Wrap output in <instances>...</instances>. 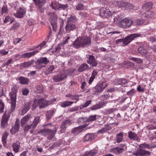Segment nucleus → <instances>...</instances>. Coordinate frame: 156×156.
Listing matches in <instances>:
<instances>
[{
	"label": "nucleus",
	"mask_w": 156,
	"mask_h": 156,
	"mask_svg": "<svg viewBox=\"0 0 156 156\" xmlns=\"http://www.w3.org/2000/svg\"><path fill=\"white\" fill-rule=\"evenodd\" d=\"M123 134L122 133H120L116 135V141L118 143L122 141L123 140Z\"/></svg>",
	"instance_id": "nucleus-40"
},
{
	"label": "nucleus",
	"mask_w": 156,
	"mask_h": 156,
	"mask_svg": "<svg viewBox=\"0 0 156 156\" xmlns=\"http://www.w3.org/2000/svg\"><path fill=\"white\" fill-rule=\"evenodd\" d=\"M60 3L56 2H52L50 4V6L52 7V8L55 10H58L59 11V5Z\"/></svg>",
	"instance_id": "nucleus-36"
},
{
	"label": "nucleus",
	"mask_w": 156,
	"mask_h": 156,
	"mask_svg": "<svg viewBox=\"0 0 156 156\" xmlns=\"http://www.w3.org/2000/svg\"><path fill=\"white\" fill-rule=\"evenodd\" d=\"M128 137L130 140L133 141H137L138 140V137L137 134L131 131L128 133Z\"/></svg>",
	"instance_id": "nucleus-26"
},
{
	"label": "nucleus",
	"mask_w": 156,
	"mask_h": 156,
	"mask_svg": "<svg viewBox=\"0 0 156 156\" xmlns=\"http://www.w3.org/2000/svg\"><path fill=\"white\" fill-rule=\"evenodd\" d=\"M87 121V119L85 118H81L78 120V123L79 124L82 125Z\"/></svg>",
	"instance_id": "nucleus-50"
},
{
	"label": "nucleus",
	"mask_w": 156,
	"mask_h": 156,
	"mask_svg": "<svg viewBox=\"0 0 156 156\" xmlns=\"http://www.w3.org/2000/svg\"><path fill=\"white\" fill-rule=\"evenodd\" d=\"M126 148V146L125 145L123 144L122 146V147H115L112 149V152H115L117 154L121 153L125 151Z\"/></svg>",
	"instance_id": "nucleus-22"
},
{
	"label": "nucleus",
	"mask_w": 156,
	"mask_h": 156,
	"mask_svg": "<svg viewBox=\"0 0 156 156\" xmlns=\"http://www.w3.org/2000/svg\"><path fill=\"white\" fill-rule=\"evenodd\" d=\"M31 104L30 102H25L23 107L22 110V114L23 115L26 113L30 109Z\"/></svg>",
	"instance_id": "nucleus-25"
},
{
	"label": "nucleus",
	"mask_w": 156,
	"mask_h": 156,
	"mask_svg": "<svg viewBox=\"0 0 156 156\" xmlns=\"http://www.w3.org/2000/svg\"><path fill=\"white\" fill-rule=\"evenodd\" d=\"M29 91L27 89H23L22 90V93L24 95H27L29 93Z\"/></svg>",
	"instance_id": "nucleus-63"
},
{
	"label": "nucleus",
	"mask_w": 156,
	"mask_h": 156,
	"mask_svg": "<svg viewBox=\"0 0 156 156\" xmlns=\"http://www.w3.org/2000/svg\"><path fill=\"white\" fill-rule=\"evenodd\" d=\"M22 127L23 128L25 132H27L31 128H32V125L31 123L24 125V126Z\"/></svg>",
	"instance_id": "nucleus-44"
},
{
	"label": "nucleus",
	"mask_w": 156,
	"mask_h": 156,
	"mask_svg": "<svg viewBox=\"0 0 156 156\" xmlns=\"http://www.w3.org/2000/svg\"><path fill=\"white\" fill-rule=\"evenodd\" d=\"M11 112L9 110H7L2 116L1 123V126L2 128L4 129L7 126L8 122L10 116Z\"/></svg>",
	"instance_id": "nucleus-6"
},
{
	"label": "nucleus",
	"mask_w": 156,
	"mask_h": 156,
	"mask_svg": "<svg viewBox=\"0 0 156 156\" xmlns=\"http://www.w3.org/2000/svg\"><path fill=\"white\" fill-rule=\"evenodd\" d=\"M71 123V121L69 119H67L63 121L60 127L61 129L58 132V133H65L66 128Z\"/></svg>",
	"instance_id": "nucleus-11"
},
{
	"label": "nucleus",
	"mask_w": 156,
	"mask_h": 156,
	"mask_svg": "<svg viewBox=\"0 0 156 156\" xmlns=\"http://www.w3.org/2000/svg\"><path fill=\"white\" fill-rule=\"evenodd\" d=\"M112 2L116 6L119 8L125 7L127 5V2L119 0H113Z\"/></svg>",
	"instance_id": "nucleus-21"
},
{
	"label": "nucleus",
	"mask_w": 156,
	"mask_h": 156,
	"mask_svg": "<svg viewBox=\"0 0 156 156\" xmlns=\"http://www.w3.org/2000/svg\"><path fill=\"white\" fill-rule=\"evenodd\" d=\"M38 50H37L30 52L25 53L23 54L22 55V57L23 58H30L34 56L36 53L39 52Z\"/></svg>",
	"instance_id": "nucleus-27"
},
{
	"label": "nucleus",
	"mask_w": 156,
	"mask_h": 156,
	"mask_svg": "<svg viewBox=\"0 0 156 156\" xmlns=\"http://www.w3.org/2000/svg\"><path fill=\"white\" fill-rule=\"evenodd\" d=\"M89 66L86 63H83L79 67L78 70V71L80 72H83L89 68Z\"/></svg>",
	"instance_id": "nucleus-30"
},
{
	"label": "nucleus",
	"mask_w": 156,
	"mask_h": 156,
	"mask_svg": "<svg viewBox=\"0 0 156 156\" xmlns=\"http://www.w3.org/2000/svg\"><path fill=\"white\" fill-rule=\"evenodd\" d=\"M107 84L105 82H102L98 83L95 87V91L97 92H101L105 88Z\"/></svg>",
	"instance_id": "nucleus-18"
},
{
	"label": "nucleus",
	"mask_w": 156,
	"mask_h": 156,
	"mask_svg": "<svg viewBox=\"0 0 156 156\" xmlns=\"http://www.w3.org/2000/svg\"><path fill=\"white\" fill-rule=\"evenodd\" d=\"M4 23H6L8 22H10V24L12 23L13 22V20L11 17L9 16H7L5 17V19L4 20Z\"/></svg>",
	"instance_id": "nucleus-46"
},
{
	"label": "nucleus",
	"mask_w": 156,
	"mask_h": 156,
	"mask_svg": "<svg viewBox=\"0 0 156 156\" xmlns=\"http://www.w3.org/2000/svg\"><path fill=\"white\" fill-rule=\"evenodd\" d=\"M33 119L30 115H27L23 117L21 120V125L22 126H24V125L30 124L31 121H32Z\"/></svg>",
	"instance_id": "nucleus-12"
},
{
	"label": "nucleus",
	"mask_w": 156,
	"mask_h": 156,
	"mask_svg": "<svg viewBox=\"0 0 156 156\" xmlns=\"http://www.w3.org/2000/svg\"><path fill=\"white\" fill-rule=\"evenodd\" d=\"M92 101L91 100L87 101L84 104L81 105L80 106V109H83L85 108L88 107L90 104L91 103Z\"/></svg>",
	"instance_id": "nucleus-42"
},
{
	"label": "nucleus",
	"mask_w": 156,
	"mask_h": 156,
	"mask_svg": "<svg viewBox=\"0 0 156 156\" xmlns=\"http://www.w3.org/2000/svg\"><path fill=\"white\" fill-rule=\"evenodd\" d=\"M96 115H92L90 116L88 119V120L89 121H94L97 119L96 118Z\"/></svg>",
	"instance_id": "nucleus-56"
},
{
	"label": "nucleus",
	"mask_w": 156,
	"mask_h": 156,
	"mask_svg": "<svg viewBox=\"0 0 156 156\" xmlns=\"http://www.w3.org/2000/svg\"><path fill=\"white\" fill-rule=\"evenodd\" d=\"M20 83L22 84H27L29 83V80L28 78L23 76H20L18 78Z\"/></svg>",
	"instance_id": "nucleus-33"
},
{
	"label": "nucleus",
	"mask_w": 156,
	"mask_h": 156,
	"mask_svg": "<svg viewBox=\"0 0 156 156\" xmlns=\"http://www.w3.org/2000/svg\"><path fill=\"white\" fill-rule=\"evenodd\" d=\"M91 44L90 37H81L77 38L73 43V47L76 48L80 47L84 48Z\"/></svg>",
	"instance_id": "nucleus-1"
},
{
	"label": "nucleus",
	"mask_w": 156,
	"mask_h": 156,
	"mask_svg": "<svg viewBox=\"0 0 156 156\" xmlns=\"http://www.w3.org/2000/svg\"><path fill=\"white\" fill-rule=\"evenodd\" d=\"M40 122V117H35L34 119L33 122L31 123L33 129H35L37 126L38 124Z\"/></svg>",
	"instance_id": "nucleus-29"
},
{
	"label": "nucleus",
	"mask_w": 156,
	"mask_h": 156,
	"mask_svg": "<svg viewBox=\"0 0 156 156\" xmlns=\"http://www.w3.org/2000/svg\"><path fill=\"white\" fill-rule=\"evenodd\" d=\"M54 69V66L53 65L48 66L46 69L45 74L46 75L52 73Z\"/></svg>",
	"instance_id": "nucleus-34"
},
{
	"label": "nucleus",
	"mask_w": 156,
	"mask_h": 156,
	"mask_svg": "<svg viewBox=\"0 0 156 156\" xmlns=\"http://www.w3.org/2000/svg\"><path fill=\"white\" fill-rule=\"evenodd\" d=\"M106 103V102H100L98 103H97L95 105H94L92 107H91L90 108L92 110H97L102 108L105 105Z\"/></svg>",
	"instance_id": "nucleus-24"
},
{
	"label": "nucleus",
	"mask_w": 156,
	"mask_h": 156,
	"mask_svg": "<svg viewBox=\"0 0 156 156\" xmlns=\"http://www.w3.org/2000/svg\"><path fill=\"white\" fill-rule=\"evenodd\" d=\"M26 12V9L23 7H20L16 13H15V16L17 18H21Z\"/></svg>",
	"instance_id": "nucleus-20"
},
{
	"label": "nucleus",
	"mask_w": 156,
	"mask_h": 156,
	"mask_svg": "<svg viewBox=\"0 0 156 156\" xmlns=\"http://www.w3.org/2000/svg\"><path fill=\"white\" fill-rule=\"evenodd\" d=\"M9 135V133L6 132H5L2 135V143L3 146L5 147H7V138Z\"/></svg>",
	"instance_id": "nucleus-28"
},
{
	"label": "nucleus",
	"mask_w": 156,
	"mask_h": 156,
	"mask_svg": "<svg viewBox=\"0 0 156 156\" xmlns=\"http://www.w3.org/2000/svg\"><path fill=\"white\" fill-rule=\"evenodd\" d=\"M73 103V101H65L63 102L61 104V106L62 107L65 108L71 105Z\"/></svg>",
	"instance_id": "nucleus-43"
},
{
	"label": "nucleus",
	"mask_w": 156,
	"mask_h": 156,
	"mask_svg": "<svg viewBox=\"0 0 156 156\" xmlns=\"http://www.w3.org/2000/svg\"><path fill=\"white\" fill-rule=\"evenodd\" d=\"M79 109V107L76 106L69 108L68 111L69 112H72L77 111Z\"/></svg>",
	"instance_id": "nucleus-59"
},
{
	"label": "nucleus",
	"mask_w": 156,
	"mask_h": 156,
	"mask_svg": "<svg viewBox=\"0 0 156 156\" xmlns=\"http://www.w3.org/2000/svg\"><path fill=\"white\" fill-rule=\"evenodd\" d=\"M135 90L134 89H132L130 90L127 92V94L128 96H133L135 94Z\"/></svg>",
	"instance_id": "nucleus-55"
},
{
	"label": "nucleus",
	"mask_w": 156,
	"mask_h": 156,
	"mask_svg": "<svg viewBox=\"0 0 156 156\" xmlns=\"http://www.w3.org/2000/svg\"><path fill=\"white\" fill-rule=\"evenodd\" d=\"M87 62L88 64L91 65L92 66H96L98 64V61L93 55H89Z\"/></svg>",
	"instance_id": "nucleus-16"
},
{
	"label": "nucleus",
	"mask_w": 156,
	"mask_h": 156,
	"mask_svg": "<svg viewBox=\"0 0 156 156\" xmlns=\"http://www.w3.org/2000/svg\"><path fill=\"white\" fill-rule=\"evenodd\" d=\"M100 16L103 17L107 18L112 15L110 10L104 7L101 8L100 10Z\"/></svg>",
	"instance_id": "nucleus-13"
},
{
	"label": "nucleus",
	"mask_w": 156,
	"mask_h": 156,
	"mask_svg": "<svg viewBox=\"0 0 156 156\" xmlns=\"http://www.w3.org/2000/svg\"><path fill=\"white\" fill-rule=\"evenodd\" d=\"M38 103L40 109L46 107L50 104L49 101H47L44 99H38Z\"/></svg>",
	"instance_id": "nucleus-17"
},
{
	"label": "nucleus",
	"mask_w": 156,
	"mask_h": 156,
	"mask_svg": "<svg viewBox=\"0 0 156 156\" xmlns=\"http://www.w3.org/2000/svg\"><path fill=\"white\" fill-rule=\"evenodd\" d=\"M20 143L17 142L13 144L12 145V147L14 151L16 153L18 152L19 151V149L20 147Z\"/></svg>",
	"instance_id": "nucleus-32"
},
{
	"label": "nucleus",
	"mask_w": 156,
	"mask_h": 156,
	"mask_svg": "<svg viewBox=\"0 0 156 156\" xmlns=\"http://www.w3.org/2000/svg\"><path fill=\"white\" fill-rule=\"evenodd\" d=\"M20 126V121L18 119H17L14 124V126H12L10 131L12 134H14L18 132Z\"/></svg>",
	"instance_id": "nucleus-15"
},
{
	"label": "nucleus",
	"mask_w": 156,
	"mask_h": 156,
	"mask_svg": "<svg viewBox=\"0 0 156 156\" xmlns=\"http://www.w3.org/2000/svg\"><path fill=\"white\" fill-rule=\"evenodd\" d=\"M150 148V145L145 143L140 144L139 145V147L136 151H134L132 153L133 155L136 156H147L150 155L151 152L147 151L144 150V148Z\"/></svg>",
	"instance_id": "nucleus-3"
},
{
	"label": "nucleus",
	"mask_w": 156,
	"mask_h": 156,
	"mask_svg": "<svg viewBox=\"0 0 156 156\" xmlns=\"http://www.w3.org/2000/svg\"><path fill=\"white\" fill-rule=\"evenodd\" d=\"M46 44V42L45 41H44L42 43L37 46L35 47V49L36 48H40V49H41Z\"/></svg>",
	"instance_id": "nucleus-62"
},
{
	"label": "nucleus",
	"mask_w": 156,
	"mask_h": 156,
	"mask_svg": "<svg viewBox=\"0 0 156 156\" xmlns=\"http://www.w3.org/2000/svg\"><path fill=\"white\" fill-rule=\"evenodd\" d=\"M79 14L80 17L82 18H84L87 17L88 16L86 12H80L79 13Z\"/></svg>",
	"instance_id": "nucleus-60"
},
{
	"label": "nucleus",
	"mask_w": 156,
	"mask_h": 156,
	"mask_svg": "<svg viewBox=\"0 0 156 156\" xmlns=\"http://www.w3.org/2000/svg\"><path fill=\"white\" fill-rule=\"evenodd\" d=\"M135 22H135V25H141L144 23V21L142 19H139L136 20H135Z\"/></svg>",
	"instance_id": "nucleus-57"
},
{
	"label": "nucleus",
	"mask_w": 156,
	"mask_h": 156,
	"mask_svg": "<svg viewBox=\"0 0 156 156\" xmlns=\"http://www.w3.org/2000/svg\"><path fill=\"white\" fill-rule=\"evenodd\" d=\"M36 7L41 12H43L44 10V5L46 3V0H33Z\"/></svg>",
	"instance_id": "nucleus-9"
},
{
	"label": "nucleus",
	"mask_w": 156,
	"mask_h": 156,
	"mask_svg": "<svg viewBox=\"0 0 156 156\" xmlns=\"http://www.w3.org/2000/svg\"><path fill=\"white\" fill-rule=\"evenodd\" d=\"M57 18L55 15H54L53 16L50 17V23L52 27L53 30L55 31L56 30L57 28Z\"/></svg>",
	"instance_id": "nucleus-19"
},
{
	"label": "nucleus",
	"mask_w": 156,
	"mask_h": 156,
	"mask_svg": "<svg viewBox=\"0 0 156 156\" xmlns=\"http://www.w3.org/2000/svg\"><path fill=\"white\" fill-rule=\"evenodd\" d=\"M130 59L133 61L138 63H141L143 62L142 59L140 58L132 57Z\"/></svg>",
	"instance_id": "nucleus-49"
},
{
	"label": "nucleus",
	"mask_w": 156,
	"mask_h": 156,
	"mask_svg": "<svg viewBox=\"0 0 156 156\" xmlns=\"http://www.w3.org/2000/svg\"><path fill=\"white\" fill-rule=\"evenodd\" d=\"M140 34H130L123 39L116 40V43L118 44L122 42L125 45H126L130 43L135 38L140 36Z\"/></svg>",
	"instance_id": "nucleus-4"
},
{
	"label": "nucleus",
	"mask_w": 156,
	"mask_h": 156,
	"mask_svg": "<svg viewBox=\"0 0 156 156\" xmlns=\"http://www.w3.org/2000/svg\"><path fill=\"white\" fill-rule=\"evenodd\" d=\"M5 105L4 103L0 100V113H2L4 112Z\"/></svg>",
	"instance_id": "nucleus-53"
},
{
	"label": "nucleus",
	"mask_w": 156,
	"mask_h": 156,
	"mask_svg": "<svg viewBox=\"0 0 156 156\" xmlns=\"http://www.w3.org/2000/svg\"><path fill=\"white\" fill-rule=\"evenodd\" d=\"M66 97H68L70 98L71 100H75L77 101H78L79 95L76 94H68L66 95Z\"/></svg>",
	"instance_id": "nucleus-38"
},
{
	"label": "nucleus",
	"mask_w": 156,
	"mask_h": 156,
	"mask_svg": "<svg viewBox=\"0 0 156 156\" xmlns=\"http://www.w3.org/2000/svg\"><path fill=\"white\" fill-rule=\"evenodd\" d=\"M38 100L35 99L34 100V102L32 105L31 109L32 110H34L38 106Z\"/></svg>",
	"instance_id": "nucleus-47"
},
{
	"label": "nucleus",
	"mask_w": 156,
	"mask_h": 156,
	"mask_svg": "<svg viewBox=\"0 0 156 156\" xmlns=\"http://www.w3.org/2000/svg\"><path fill=\"white\" fill-rule=\"evenodd\" d=\"M9 96L11 99V110L12 112L15 111L16 103V94L12 92L9 93Z\"/></svg>",
	"instance_id": "nucleus-10"
},
{
	"label": "nucleus",
	"mask_w": 156,
	"mask_h": 156,
	"mask_svg": "<svg viewBox=\"0 0 156 156\" xmlns=\"http://www.w3.org/2000/svg\"><path fill=\"white\" fill-rule=\"evenodd\" d=\"M36 92L39 94L42 93L44 92V88L42 85H40L36 87Z\"/></svg>",
	"instance_id": "nucleus-41"
},
{
	"label": "nucleus",
	"mask_w": 156,
	"mask_h": 156,
	"mask_svg": "<svg viewBox=\"0 0 156 156\" xmlns=\"http://www.w3.org/2000/svg\"><path fill=\"white\" fill-rule=\"evenodd\" d=\"M56 131L55 130H51V129L43 128L40 129L38 131V134L44 136L48 135L47 137L48 140H52L54 138L55 134Z\"/></svg>",
	"instance_id": "nucleus-5"
},
{
	"label": "nucleus",
	"mask_w": 156,
	"mask_h": 156,
	"mask_svg": "<svg viewBox=\"0 0 156 156\" xmlns=\"http://www.w3.org/2000/svg\"><path fill=\"white\" fill-rule=\"evenodd\" d=\"M126 5L125 8L129 9H133L134 7V6L133 4L128 2H127V5Z\"/></svg>",
	"instance_id": "nucleus-58"
},
{
	"label": "nucleus",
	"mask_w": 156,
	"mask_h": 156,
	"mask_svg": "<svg viewBox=\"0 0 156 156\" xmlns=\"http://www.w3.org/2000/svg\"><path fill=\"white\" fill-rule=\"evenodd\" d=\"M78 20L75 16L71 15L67 20L66 25L65 27L66 31L69 33L74 31H76L78 28L75 23Z\"/></svg>",
	"instance_id": "nucleus-2"
},
{
	"label": "nucleus",
	"mask_w": 156,
	"mask_h": 156,
	"mask_svg": "<svg viewBox=\"0 0 156 156\" xmlns=\"http://www.w3.org/2000/svg\"><path fill=\"white\" fill-rule=\"evenodd\" d=\"M34 60H31L27 62H24L21 63L20 68V69H22L29 67L31 65H33L34 63Z\"/></svg>",
	"instance_id": "nucleus-23"
},
{
	"label": "nucleus",
	"mask_w": 156,
	"mask_h": 156,
	"mask_svg": "<svg viewBox=\"0 0 156 156\" xmlns=\"http://www.w3.org/2000/svg\"><path fill=\"white\" fill-rule=\"evenodd\" d=\"M49 62V61L46 57H41L39 59L37 60L35 62L36 64L37 65H41L42 64H44V66H42L40 67V69L42 67H44Z\"/></svg>",
	"instance_id": "nucleus-14"
},
{
	"label": "nucleus",
	"mask_w": 156,
	"mask_h": 156,
	"mask_svg": "<svg viewBox=\"0 0 156 156\" xmlns=\"http://www.w3.org/2000/svg\"><path fill=\"white\" fill-rule=\"evenodd\" d=\"M82 131L81 126H79L74 128L72 130V133L74 135H76L79 134Z\"/></svg>",
	"instance_id": "nucleus-35"
},
{
	"label": "nucleus",
	"mask_w": 156,
	"mask_h": 156,
	"mask_svg": "<svg viewBox=\"0 0 156 156\" xmlns=\"http://www.w3.org/2000/svg\"><path fill=\"white\" fill-rule=\"evenodd\" d=\"M132 24L135 25V22L129 18H125L121 20L120 26L122 28H126L130 27Z\"/></svg>",
	"instance_id": "nucleus-7"
},
{
	"label": "nucleus",
	"mask_w": 156,
	"mask_h": 156,
	"mask_svg": "<svg viewBox=\"0 0 156 156\" xmlns=\"http://www.w3.org/2000/svg\"><path fill=\"white\" fill-rule=\"evenodd\" d=\"M69 74L66 72H63L59 73L54 75L52 77L54 81L56 82L62 81L63 79L66 78Z\"/></svg>",
	"instance_id": "nucleus-8"
},
{
	"label": "nucleus",
	"mask_w": 156,
	"mask_h": 156,
	"mask_svg": "<svg viewBox=\"0 0 156 156\" xmlns=\"http://www.w3.org/2000/svg\"><path fill=\"white\" fill-rule=\"evenodd\" d=\"M84 6L82 4H78L76 7L75 9L76 10H82L84 9Z\"/></svg>",
	"instance_id": "nucleus-54"
},
{
	"label": "nucleus",
	"mask_w": 156,
	"mask_h": 156,
	"mask_svg": "<svg viewBox=\"0 0 156 156\" xmlns=\"http://www.w3.org/2000/svg\"><path fill=\"white\" fill-rule=\"evenodd\" d=\"M137 46L138 47V48H144V44L143 42H137L136 43Z\"/></svg>",
	"instance_id": "nucleus-61"
},
{
	"label": "nucleus",
	"mask_w": 156,
	"mask_h": 156,
	"mask_svg": "<svg viewBox=\"0 0 156 156\" xmlns=\"http://www.w3.org/2000/svg\"><path fill=\"white\" fill-rule=\"evenodd\" d=\"M68 7V4H60L59 5V11L61 10H65L67 9Z\"/></svg>",
	"instance_id": "nucleus-48"
},
{
	"label": "nucleus",
	"mask_w": 156,
	"mask_h": 156,
	"mask_svg": "<svg viewBox=\"0 0 156 156\" xmlns=\"http://www.w3.org/2000/svg\"><path fill=\"white\" fill-rule=\"evenodd\" d=\"M20 25L18 23H14L13 25L11 27L10 30H13L17 29L19 27Z\"/></svg>",
	"instance_id": "nucleus-52"
},
{
	"label": "nucleus",
	"mask_w": 156,
	"mask_h": 156,
	"mask_svg": "<svg viewBox=\"0 0 156 156\" xmlns=\"http://www.w3.org/2000/svg\"><path fill=\"white\" fill-rule=\"evenodd\" d=\"M96 153L94 151L91 150L89 152H87L85 154L82 156H94L96 155Z\"/></svg>",
	"instance_id": "nucleus-45"
},
{
	"label": "nucleus",
	"mask_w": 156,
	"mask_h": 156,
	"mask_svg": "<svg viewBox=\"0 0 156 156\" xmlns=\"http://www.w3.org/2000/svg\"><path fill=\"white\" fill-rule=\"evenodd\" d=\"M55 111L54 110H50L47 111L46 113V120H49L52 117Z\"/></svg>",
	"instance_id": "nucleus-37"
},
{
	"label": "nucleus",
	"mask_w": 156,
	"mask_h": 156,
	"mask_svg": "<svg viewBox=\"0 0 156 156\" xmlns=\"http://www.w3.org/2000/svg\"><path fill=\"white\" fill-rule=\"evenodd\" d=\"M94 138V136L92 133H87L84 137V140L85 141L91 140Z\"/></svg>",
	"instance_id": "nucleus-39"
},
{
	"label": "nucleus",
	"mask_w": 156,
	"mask_h": 156,
	"mask_svg": "<svg viewBox=\"0 0 156 156\" xmlns=\"http://www.w3.org/2000/svg\"><path fill=\"white\" fill-rule=\"evenodd\" d=\"M138 52L142 55H146L147 56L149 57L150 54L149 52H147L146 50L144 48H138Z\"/></svg>",
	"instance_id": "nucleus-31"
},
{
	"label": "nucleus",
	"mask_w": 156,
	"mask_h": 156,
	"mask_svg": "<svg viewBox=\"0 0 156 156\" xmlns=\"http://www.w3.org/2000/svg\"><path fill=\"white\" fill-rule=\"evenodd\" d=\"M9 11V10L6 5H4L2 7L1 10V12L2 14L6 13Z\"/></svg>",
	"instance_id": "nucleus-51"
},
{
	"label": "nucleus",
	"mask_w": 156,
	"mask_h": 156,
	"mask_svg": "<svg viewBox=\"0 0 156 156\" xmlns=\"http://www.w3.org/2000/svg\"><path fill=\"white\" fill-rule=\"evenodd\" d=\"M17 92L16 87V86L14 85L12 88V91L10 92H12L13 93L16 94Z\"/></svg>",
	"instance_id": "nucleus-64"
}]
</instances>
